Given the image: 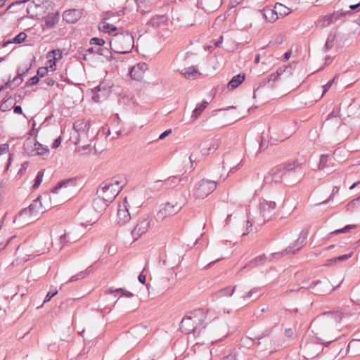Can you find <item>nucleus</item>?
Segmentation results:
<instances>
[{"label": "nucleus", "instance_id": "obj_1", "mask_svg": "<svg viewBox=\"0 0 360 360\" xmlns=\"http://www.w3.org/2000/svg\"><path fill=\"white\" fill-rule=\"evenodd\" d=\"M340 311L324 312L316 316L311 323L310 328L316 335L318 342L309 341L301 346V351L305 359H314L323 350L322 345H328L339 338L338 324L342 319Z\"/></svg>", "mask_w": 360, "mask_h": 360}, {"label": "nucleus", "instance_id": "obj_2", "mask_svg": "<svg viewBox=\"0 0 360 360\" xmlns=\"http://www.w3.org/2000/svg\"><path fill=\"white\" fill-rule=\"evenodd\" d=\"M126 184L127 179L124 175H116L101 184L96 195L110 204Z\"/></svg>", "mask_w": 360, "mask_h": 360}, {"label": "nucleus", "instance_id": "obj_3", "mask_svg": "<svg viewBox=\"0 0 360 360\" xmlns=\"http://www.w3.org/2000/svg\"><path fill=\"white\" fill-rule=\"evenodd\" d=\"M207 313L203 309H198L188 313L180 323V328L186 333H195L204 328Z\"/></svg>", "mask_w": 360, "mask_h": 360}, {"label": "nucleus", "instance_id": "obj_4", "mask_svg": "<svg viewBox=\"0 0 360 360\" xmlns=\"http://www.w3.org/2000/svg\"><path fill=\"white\" fill-rule=\"evenodd\" d=\"M134 37L128 31L115 34L110 41L112 50L121 54L130 53L134 47Z\"/></svg>", "mask_w": 360, "mask_h": 360}, {"label": "nucleus", "instance_id": "obj_5", "mask_svg": "<svg viewBox=\"0 0 360 360\" xmlns=\"http://www.w3.org/2000/svg\"><path fill=\"white\" fill-rule=\"evenodd\" d=\"M186 197L181 193H176L175 199L162 205L157 213L158 220H164L167 217H172L178 213L186 204Z\"/></svg>", "mask_w": 360, "mask_h": 360}, {"label": "nucleus", "instance_id": "obj_6", "mask_svg": "<svg viewBox=\"0 0 360 360\" xmlns=\"http://www.w3.org/2000/svg\"><path fill=\"white\" fill-rule=\"evenodd\" d=\"M299 164L297 162H289L284 165H278L272 168L268 174L265 176L264 181L266 183H279L281 181L283 176L287 172L292 171L295 169Z\"/></svg>", "mask_w": 360, "mask_h": 360}, {"label": "nucleus", "instance_id": "obj_7", "mask_svg": "<svg viewBox=\"0 0 360 360\" xmlns=\"http://www.w3.org/2000/svg\"><path fill=\"white\" fill-rule=\"evenodd\" d=\"M153 217L145 214L139 218L137 222L131 230V234L134 240H138L141 236L146 234L153 226Z\"/></svg>", "mask_w": 360, "mask_h": 360}, {"label": "nucleus", "instance_id": "obj_8", "mask_svg": "<svg viewBox=\"0 0 360 360\" xmlns=\"http://www.w3.org/2000/svg\"><path fill=\"white\" fill-rule=\"evenodd\" d=\"M217 184V181L203 179L195 185L193 195L198 198L203 199L216 189Z\"/></svg>", "mask_w": 360, "mask_h": 360}, {"label": "nucleus", "instance_id": "obj_9", "mask_svg": "<svg viewBox=\"0 0 360 360\" xmlns=\"http://www.w3.org/2000/svg\"><path fill=\"white\" fill-rule=\"evenodd\" d=\"M340 285V284L335 288H333L329 280L325 278L323 280L312 283L309 288L312 290L313 293L317 295H325L333 291L335 288H338Z\"/></svg>", "mask_w": 360, "mask_h": 360}, {"label": "nucleus", "instance_id": "obj_10", "mask_svg": "<svg viewBox=\"0 0 360 360\" xmlns=\"http://www.w3.org/2000/svg\"><path fill=\"white\" fill-rule=\"evenodd\" d=\"M24 150L29 155L32 156L44 155L49 153V150L46 147L30 139H27L25 141Z\"/></svg>", "mask_w": 360, "mask_h": 360}, {"label": "nucleus", "instance_id": "obj_11", "mask_svg": "<svg viewBox=\"0 0 360 360\" xmlns=\"http://www.w3.org/2000/svg\"><path fill=\"white\" fill-rule=\"evenodd\" d=\"M351 11H348L346 12L343 11H335L331 14L321 16L317 21L318 25L321 27H326L331 25L332 23L335 22L338 20H340L342 17L345 16L347 15H350Z\"/></svg>", "mask_w": 360, "mask_h": 360}, {"label": "nucleus", "instance_id": "obj_12", "mask_svg": "<svg viewBox=\"0 0 360 360\" xmlns=\"http://www.w3.org/2000/svg\"><path fill=\"white\" fill-rule=\"evenodd\" d=\"M308 236V231L306 229H303L299 236V238L295 240L292 245H290L285 248L283 252L278 253H274L272 256L281 255H283L285 254H295L297 251H298L304 244Z\"/></svg>", "mask_w": 360, "mask_h": 360}, {"label": "nucleus", "instance_id": "obj_13", "mask_svg": "<svg viewBox=\"0 0 360 360\" xmlns=\"http://www.w3.org/2000/svg\"><path fill=\"white\" fill-rule=\"evenodd\" d=\"M210 330L212 334L213 338L216 341L226 337L229 333L228 326L224 321L213 322L210 326Z\"/></svg>", "mask_w": 360, "mask_h": 360}, {"label": "nucleus", "instance_id": "obj_14", "mask_svg": "<svg viewBox=\"0 0 360 360\" xmlns=\"http://www.w3.org/2000/svg\"><path fill=\"white\" fill-rule=\"evenodd\" d=\"M90 127L91 121L89 120L79 119L73 124V129L78 133V139L79 140L88 138Z\"/></svg>", "mask_w": 360, "mask_h": 360}, {"label": "nucleus", "instance_id": "obj_15", "mask_svg": "<svg viewBox=\"0 0 360 360\" xmlns=\"http://www.w3.org/2000/svg\"><path fill=\"white\" fill-rule=\"evenodd\" d=\"M276 204L274 201H267L262 199L259 202L260 214L264 220H269L276 209Z\"/></svg>", "mask_w": 360, "mask_h": 360}, {"label": "nucleus", "instance_id": "obj_16", "mask_svg": "<svg viewBox=\"0 0 360 360\" xmlns=\"http://www.w3.org/2000/svg\"><path fill=\"white\" fill-rule=\"evenodd\" d=\"M34 217L35 216L30 212L27 208L22 209L18 217H15L13 222L16 221H20V225L24 226L25 224H29L34 221Z\"/></svg>", "mask_w": 360, "mask_h": 360}, {"label": "nucleus", "instance_id": "obj_17", "mask_svg": "<svg viewBox=\"0 0 360 360\" xmlns=\"http://www.w3.org/2000/svg\"><path fill=\"white\" fill-rule=\"evenodd\" d=\"M127 200H125L122 205H119L117 210L118 223L120 224H125L128 221L131 217L127 206Z\"/></svg>", "mask_w": 360, "mask_h": 360}, {"label": "nucleus", "instance_id": "obj_18", "mask_svg": "<svg viewBox=\"0 0 360 360\" xmlns=\"http://www.w3.org/2000/svg\"><path fill=\"white\" fill-rule=\"evenodd\" d=\"M82 13L79 10L70 9L63 13V18L68 23L76 22L82 16Z\"/></svg>", "mask_w": 360, "mask_h": 360}, {"label": "nucleus", "instance_id": "obj_19", "mask_svg": "<svg viewBox=\"0 0 360 360\" xmlns=\"http://www.w3.org/2000/svg\"><path fill=\"white\" fill-rule=\"evenodd\" d=\"M201 8L207 13L216 11L220 6L219 0H200L198 3Z\"/></svg>", "mask_w": 360, "mask_h": 360}, {"label": "nucleus", "instance_id": "obj_20", "mask_svg": "<svg viewBox=\"0 0 360 360\" xmlns=\"http://www.w3.org/2000/svg\"><path fill=\"white\" fill-rule=\"evenodd\" d=\"M263 15L265 20L270 22H275L278 18V13L275 12V8L266 7L263 9Z\"/></svg>", "mask_w": 360, "mask_h": 360}, {"label": "nucleus", "instance_id": "obj_21", "mask_svg": "<svg viewBox=\"0 0 360 360\" xmlns=\"http://www.w3.org/2000/svg\"><path fill=\"white\" fill-rule=\"evenodd\" d=\"M109 205V202H106L103 199L98 195H96L93 201L94 208L98 212H102L105 210Z\"/></svg>", "mask_w": 360, "mask_h": 360}, {"label": "nucleus", "instance_id": "obj_22", "mask_svg": "<svg viewBox=\"0 0 360 360\" xmlns=\"http://www.w3.org/2000/svg\"><path fill=\"white\" fill-rule=\"evenodd\" d=\"M245 80V75L238 74L232 77L228 83L227 86L229 89H234L237 88Z\"/></svg>", "mask_w": 360, "mask_h": 360}, {"label": "nucleus", "instance_id": "obj_23", "mask_svg": "<svg viewBox=\"0 0 360 360\" xmlns=\"http://www.w3.org/2000/svg\"><path fill=\"white\" fill-rule=\"evenodd\" d=\"M76 184V180L75 179H68L67 180L61 181L57 184V185L53 187L51 190V192L53 193H56L58 191L63 187L67 188L68 186H74Z\"/></svg>", "mask_w": 360, "mask_h": 360}, {"label": "nucleus", "instance_id": "obj_24", "mask_svg": "<svg viewBox=\"0 0 360 360\" xmlns=\"http://www.w3.org/2000/svg\"><path fill=\"white\" fill-rule=\"evenodd\" d=\"M145 65H135L134 66L130 72H129V75H130V77L133 79H136V80H139L140 79L142 76H143V72L142 71V68Z\"/></svg>", "mask_w": 360, "mask_h": 360}, {"label": "nucleus", "instance_id": "obj_25", "mask_svg": "<svg viewBox=\"0 0 360 360\" xmlns=\"http://www.w3.org/2000/svg\"><path fill=\"white\" fill-rule=\"evenodd\" d=\"M59 15L58 13H49L44 18L45 25L48 27H53L58 21Z\"/></svg>", "mask_w": 360, "mask_h": 360}, {"label": "nucleus", "instance_id": "obj_26", "mask_svg": "<svg viewBox=\"0 0 360 360\" xmlns=\"http://www.w3.org/2000/svg\"><path fill=\"white\" fill-rule=\"evenodd\" d=\"M41 206L42 205L41 202H40L39 197H38L34 200L27 208L36 217L41 209Z\"/></svg>", "mask_w": 360, "mask_h": 360}, {"label": "nucleus", "instance_id": "obj_27", "mask_svg": "<svg viewBox=\"0 0 360 360\" xmlns=\"http://www.w3.org/2000/svg\"><path fill=\"white\" fill-rule=\"evenodd\" d=\"M275 12L278 13V17L279 16H286L290 13L291 11L289 8L283 5L281 3H276L275 4Z\"/></svg>", "mask_w": 360, "mask_h": 360}, {"label": "nucleus", "instance_id": "obj_28", "mask_svg": "<svg viewBox=\"0 0 360 360\" xmlns=\"http://www.w3.org/2000/svg\"><path fill=\"white\" fill-rule=\"evenodd\" d=\"M101 47H90L82 52L83 59L89 60L91 59V55H98Z\"/></svg>", "mask_w": 360, "mask_h": 360}, {"label": "nucleus", "instance_id": "obj_29", "mask_svg": "<svg viewBox=\"0 0 360 360\" xmlns=\"http://www.w3.org/2000/svg\"><path fill=\"white\" fill-rule=\"evenodd\" d=\"M207 105L208 102L206 101H203L201 103L198 104L195 108L193 110L191 117L193 119L198 118L202 112L207 108Z\"/></svg>", "mask_w": 360, "mask_h": 360}, {"label": "nucleus", "instance_id": "obj_30", "mask_svg": "<svg viewBox=\"0 0 360 360\" xmlns=\"http://www.w3.org/2000/svg\"><path fill=\"white\" fill-rule=\"evenodd\" d=\"M165 15H156L153 17L149 22V25L153 27H158L166 22Z\"/></svg>", "mask_w": 360, "mask_h": 360}, {"label": "nucleus", "instance_id": "obj_31", "mask_svg": "<svg viewBox=\"0 0 360 360\" xmlns=\"http://www.w3.org/2000/svg\"><path fill=\"white\" fill-rule=\"evenodd\" d=\"M14 99L12 96L8 97L6 100H5L0 105V110L2 112H6L13 108L14 105Z\"/></svg>", "mask_w": 360, "mask_h": 360}, {"label": "nucleus", "instance_id": "obj_32", "mask_svg": "<svg viewBox=\"0 0 360 360\" xmlns=\"http://www.w3.org/2000/svg\"><path fill=\"white\" fill-rule=\"evenodd\" d=\"M27 38V34L25 32H20L18 35H16L12 40H8L4 43L3 46H6L8 44L15 43V44H20L23 42Z\"/></svg>", "mask_w": 360, "mask_h": 360}, {"label": "nucleus", "instance_id": "obj_33", "mask_svg": "<svg viewBox=\"0 0 360 360\" xmlns=\"http://www.w3.org/2000/svg\"><path fill=\"white\" fill-rule=\"evenodd\" d=\"M352 254H353L352 252H350V253L342 255H340V256H338L336 257H333L332 259H329L327 260L326 265H330L333 263H335L338 262L345 261V260L349 259L352 256Z\"/></svg>", "mask_w": 360, "mask_h": 360}, {"label": "nucleus", "instance_id": "obj_34", "mask_svg": "<svg viewBox=\"0 0 360 360\" xmlns=\"http://www.w3.org/2000/svg\"><path fill=\"white\" fill-rule=\"evenodd\" d=\"M98 28L101 31L107 33H111L117 30V27L115 25L107 23L105 22H101L99 24Z\"/></svg>", "mask_w": 360, "mask_h": 360}, {"label": "nucleus", "instance_id": "obj_35", "mask_svg": "<svg viewBox=\"0 0 360 360\" xmlns=\"http://www.w3.org/2000/svg\"><path fill=\"white\" fill-rule=\"evenodd\" d=\"M335 37H336V34L335 33L330 32L328 35V37H327V39H326V41L325 46H324V49L326 51H328L332 49V47L334 45V41L335 39Z\"/></svg>", "mask_w": 360, "mask_h": 360}, {"label": "nucleus", "instance_id": "obj_36", "mask_svg": "<svg viewBox=\"0 0 360 360\" xmlns=\"http://www.w3.org/2000/svg\"><path fill=\"white\" fill-rule=\"evenodd\" d=\"M236 288V286H233V288H231V287L224 288L217 292V295H218V297H224V296H232Z\"/></svg>", "mask_w": 360, "mask_h": 360}, {"label": "nucleus", "instance_id": "obj_37", "mask_svg": "<svg viewBox=\"0 0 360 360\" xmlns=\"http://www.w3.org/2000/svg\"><path fill=\"white\" fill-rule=\"evenodd\" d=\"M181 74L185 77L189 78L195 75L196 74H198V72L197 70L195 68V67L191 66V67H188L187 68H184L182 70Z\"/></svg>", "mask_w": 360, "mask_h": 360}, {"label": "nucleus", "instance_id": "obj_38", "mask_svg": "<svg viewBox=\"0 0 360 360\" xmlns=\"http://www.w3.org/2000/svg\"><path fill=\"white\" fill-rule=\"evenodd\" d=\"M107 292L110 294H112L114 292H121L122 296H125L127 297H131L134 295L131 292L127 291V290H124L122 288L113 289V288H110L108 290Z\"/></svg>", "mask_w": 360, "mask_h": 360}, {"label": "nucleus", "instance_id": "obj_39", "mask_svg": "<svg viewBox=\"0 0 360 360\" xmlns=\"http://www.w3.org/2000/svg\"><path fill=\"white\" fill-rule=\"evenodd\" d=\"M92 91L94 94L93 96V99L96 102L99 101V98H100L99 93L100 92H101L102 91L108 92L107 89H105L104 87L102 86V84H101L98 86H97L96 87H95Z\"/></svg>", "mask_w": 360, "mask_h": 360}, {"label": "nucleus", "instance_id": "obj_40", "mask_svg": "<svg viewBox=\"0 0 360 360\" xmlns=\"http://www.w3.org/2000/svg\"><path fill=\"white\" fill-rule=\"evenodd\" d=\"M89 274L88 269H86L85 271H80L76 275L72 276L68 281V283H72L75 282L77 280L82 279L85 278Z\"/></svg>", "mask_w": 360, "mask_h": 360}, {"label": "nucleus", "instance_id": "obj_41", "mask_svg": "<svg viewBox=\"0 0 360 360\" xmlns=\"http://www.w3.org/2000/svg\"><path fill=\"white\" fill-rule=\"evenodd\" d=\"M356 226H357L356 224L347 225L342 229L335 230L334 231L331 232V233L332 234L345 233L349 232V231L356 228Z\"/></svg>", "mask_w": 360, "mask_h": 360}, {"label": "nucleus", "instance_id": "obj_42", "mask_svg": "<svg viewBox=\"0 0 360 360\" xmlns=\"http://www.w3.org/2000/svg\"><path fill=\"white\" fill-rule=\"evenodd\" d=\"M43 176H44V171L41 170L37 173V174L35 177L34 183L32 186V188L34 189H36L39 186L40 184L42 181Z\"/></svg>", "mask_w": 360, "mask_h": 360}, {"label": "nucleus", "instance_id": "obj_43", "mask_svg": "<svg viewBox=\"0 0 360 360\" xmlns=\"http://www.w3.org/2000/svg\"><path fill=\"white\" fill-rule=\"evenodd\" d=\"M360 204V197L350 201L347 205V211H354V208Z\"/></svg>", "mask_w": 360, "mask_h": 360}, {"label": "nucleus", "instance_id": "obj_44", "mask_svg": "<svg viewBox=\"0 0 360 360\" xmlns=\"http://www.w3.org/2000/svg\"><path fill=\"white\" fill-rule=\"evenodd\" d=\"M266 257L265 254H263L262 255H259L254 259V260L250 262L249 265L251 264H255V266H257L259 263H264V262L266 260ZM248 266V264L243 266V269L246 268Z\"/></svg>", "mask_w": 360, "mask_h": 360}, {"label": "nucleus", "instance_id": "obj_45", "mask_svg": "<svg viewBox=\"0 0 360 360\" xmlns=\"http://www.w3.org/2000/svg\"><path fill=\"white\" fill-rule=\"evenodd\" d=\"M21 72L17 71V75L11 81L14 87L18 86L23 81L22 77H21Z\"/></svg>", "mask_w": 360, "mask_h": 360}, {"label": "nucleus", "instance_id": "obj_46", "mask_svg": "<svg viewBox=\"0 0 360 360\" xmlns=\"http://www.w3.org/2000/svg\"><path fill=\"white\" fill-rule=\"evenodd\" d=\"M328 161V156L326 155H322L320 158L319 164V169H323L328 166L327 163Z\"/></svg>", "mask_w": 360, "mask_h": 360}, {"label": "nucleus", "instance_id": "obj_47", "mask_svg": "<svg viewBox=\"0 0 360 360\" xmlns=\"http://www.w3.org/2000/svg\"><path fill=\"white\" fill-rule=\"evenodd\" d=\"M105 44V41L103 39L94 37L90 40L91 45H97L98 47H102Z\"/></svg>", "mask_w": 360, "mask_h": 360}, {"label": "nucleus", "instance_id": "obj_48", "mask_svg": "<svg viewBox=\"0 0 360 360\" xmlns=\"http://www.w3.org/2000/svg\"><path fill=\"white\" fill-rule=\"evenodd\" d=\"M219 146L218 140L215 141L207 150L206 151H203V155H208L210 153L215 151Z\"/></svg>", "mask_w": 360, "mask_h": 360}, {"label": "nucleus", "instance_id": "obj_49", "mask_svg": "<svg viewBox=\"0 0 360 360\" xmlns=\"http://www.w3.org/2000/svg\"><path fill=\"white\" fill-rule=\"evenodd\" d=\"M39 82V77L36 75L32 77H31L27 82H26L25 86H32L34 84H37Z\"/></svg>", "mask_w": 360, "mask_h": 360}, {"label": "nucleus", "instance_id": "obj_50", "mask_svg": "<svg viewBox=\"0 0 360 360\" xmlns=\"http://www.w3.org/2000/svg\"><path fill=\"white\" fill-rule=\"evenodd\" d=\"M337 78H338V75H335L332 80L329 81L327 84H326L323 86V90L322 96L323 94H325L329 90V89L331 87L333 83L335 82V80Z\"/></svg>", "mask_w": 360, "mask_h": 360}, {"label": "nucleus", "instance_id": "obj_51", "mask_svg": "<svg viewBox=\"0 0 360 360\" xmlns=\"http://www.w3.org/2000/svg\"><path fill=\"white\" fill-rule=\"evenodd\" d=\"M31 67H32V64L30 63V64H27V65H25V67L24 68L20 67L18 68L17 71H20L21 72V77L24 76V75H26L29 70L31 69Z\"/></svg>", "mask_w": 360, "mask_h": 360}, {"label": "nucleus", "instance_id": "obj_52", "mask_svg": "<svg viewBox=\"0 0 360 360\" xmlns=\"http://www.w3.org/2000/svg\"><path fill=\"white\" fill-rule=\"evenodd\" d=\"M48 72V68L46 67H41L39 68L37 72V75L39 77H44L45 75H46Z\"/></svg>", "mask_w": 360, "mask_h": 360}, {"label": "nucleus", "instance_id": "obj_53", "mask_svg": "<svg viewBox=\"0 0 360 360\" xmlns=\"http://www.w3.org/2000/svg\"><path fill=\"white\" fill-rule=\"evenodd\" d=\"M57 293H58L57 290H51V291L48 292V293L46 294V295L44 298V303H46V302H48L49 301H50L53 297H54L56 295H57Z\"/></svg>", "mask_w": 360, "mask_h": 360}, {"label": "nucleus", "instance_id": "obj_54", "mask_svg": "<svg viewBox=\"0 0 360 360\" xmlns=\"http://www.w3.org/2000/svg\"><path fill=\"white\" fill-rule=\"evenodd\" d=\"M9 150V145L4 143L0 145V155L6 154Z\"/></svg>", "mask_w": 360, "mask_h": 360}, {"label": "nucleus", "instance_id": "obj_55", "mask_svg": "<svg viewBox=\"0 0 360 360\" xmlns=\"http://www.w3.org/2000/svg\"><path fill=\"white\" fill-rule=\"evenodd\" d=\"M176 180V177H169L165 181V186L166 187H169L172 186L173 184H175V181Z\"/></svg>", "mask_w": 360, "mask_h": 360}, {"label": "nucleus", "instance_id": "obj_56", "mask_svg": "<svg viewBox=\"0 0 360 360\" xmlns=\"http://www.w3.org/2000/svg\"><path fill=\"white\" fill-rule=\"evenodd\" d=\"M288 68L285 65L279 67L276 70V75L279 77L281 75H282L285 72V70Z\"/></svg>", "mask_w": 360, "mask_h": 360}, {"label": "nucleus", "instance_id": "obj_57", "mask_svg": "<svg viewBox=\"0 0 360 360\" xmlns=\"http://www.w3.org/2000/svg\"><path fill=\"white\" fill-rule=\"evenodd\" d=\"M110 51L107 48L101 47L98 55L103 56L105 57H108V54H110Z\"/></svg>", "mask_w": 360, "mask_h": 360}, {"label": "nucleus", "instance_id": "obj_58", "mask_svg": "<svg viewBox=\"0 0 360 360\" xmlns=\"http://www.w3.org/2000/svg\"><path fill=\"white\" fill-rule=\"evenodd\" d=\"M338 191H339V188L337 187V186H335L333 188V191H332V194L330 195V198L326 200H324L323 202H321V204H326L328 202V201H329L330 200H331L333 198V196L338 193Z\"/></svg>", "mask_w": 360, "mask_h": 360}, {"label": "nucleus", "instance_id": "obj_59", "mask_svg": "<svg viewBox=\"0 0 360 360\" xmlns=\"http://www.w3.org/2000/svg\"><path fill=\"white\" fill-rule=\"evenodd\" d=\"M257 292V288H253L251 290H250L248 292H247L245 295L242 297L243 299L245 300L247 298H250L252 297V295Z\"/></svg>", "mask_w": 360, "mask_h": 360}, {"label": "nucleus", "instance_id": "obj_60", "mask_svg": "<svg viewBox=\"0 0 360 360\" xmlns=\"http://www.w3.org/2000/svg\"><path fill=\"white\" fill-rule=\"evenodd\" d=\"M172 133V129H167L166 131H165L163 133H162L160 136H159V139L160 140H162L164 139L165 138H166L167 136H169L170 134Z\"/></svg>", "mask_w": 360, "mask_h": 360}, {"label": "nucleus", "instance_id": "obj_61", "mask_svg": "<svg viewBox=\"0 0 360 360\" xmlns=\"http://www.w3.org/2000/svg\"><path fill=\"white\" fill-rule=\"evenodd\" d=\"M68 242L67 239V235L63 234L60 237V243L62 245V247L65 245Z\"/></svg>", "mask_w": 360, "mask_h": 360}, {"label": "nucleus", "instance_id": "obj_62", "mask_svg": "<svg viewBox=\"0 0 360 360\" xmlns=\"http://www.w3.org/2000/svg\"><path fill=\"white\" fill-rule=\"evenodd\" d=\"M61 137L57 138L52 144L53 148H57L61 143Z\"/></svg>", "mask_w": 360, "mask_h": 360}, {"label": "nucleus", "instance_id": "obj_63", "mask_svg": "<svg viewBox=\"0 0 360 360\" xmlns=\"http://www.w3.org/2000/svg\"><path fill=\"white\" fill-rule=\"evenodd\" d=\"M44 82L48 86H53L55 84V80L51 77L46 78Z\"/></svg>", "mask_w": 360, "mask_h": 360}, {"label": "nucleus", "instance_id": "obj_64", "mask_svg": "<svg viewBox=\"0 0 360 360\" xmlns=\"http://www.w3.org/2000/svg\"><path fill=\"white\" fill-rule=\"evenodd\" d=\"M13 108L14 113L20 114V115L22 114V110L21 106L13 105Z\"/></svg>", "mask_w": 360, "mask_h": 360}]
</instances>
